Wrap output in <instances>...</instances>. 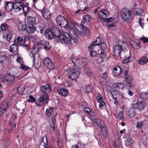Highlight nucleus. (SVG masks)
<instances>
[{"label": "nucleus", "mask_w": 148, "mask_h": 148, "mask_svg": "<svg viewBox=\"0 0 148 148\" xmlns=\"http://www.w3.org/2000/svg\"><path fill=\"white\" fill-rule=\"evenodd\" d=\"M132 57L128 56L122 60V63L124 64H126L130 62Z\"/></svg>", "instance_id": "8fccbe9b"}, {"label": "nucleus", "mask_w": 148, "mask_h": 148, "mask_svg": "<svg viewBox=\"0 0 148 148\" xmlns=\"http://www.w3.org/2000/svg\"><path fill=\"white\" fill-rule=\"evenodd\" d=\"M54 32V38L55 42H57L58 40L57 37H60V32L59 29L55 28L53 30Z\"/></svg>", "instance_id": "a878e982"}, {"label": "nucleus", "mask_w": 148, "mask_h": 148, "mask_svg": "<svg viewBox=\"0 0 148 148\" xmlns=\"http://www.w3.org/2000/svg\"><path fill=\"white\" fill-rule=\"evenodd\" d=\"M12 36V34L11 32H8V33L6 36V39L7 41L9 42Z\"/></svg>", "instance_id": "603ef678"}, {"label": "nucleus", "mask_w": 148, "mask_h": 148, "mask_svg": "<svg viewBox=\"0 0 148 148\" xmlns=\"http://www.w3.org/2000/svg\"><path fill=\"white\" fill-rule=\"evenodd\" d=\"M57 38L58 40L57 42H59L60 41L61 43L67 46H69L72 44V36L69 34L64 33L63 34H61L60 37H57Z\"/></svg>", "instance_id": "f257e3e1"}, {"label": "nucleus", "mask_w": 148, "mask_h": 148, "mask_svg": "<svg viewBox=\"0 0 148 148\" xmlns=\"http://www.w3.org/2000/svg\"><path fill=\"white\" fill-rule=\"evenodd\" d=\"M139 109L140 110L143 109L145 106L146 103L144 101H141L139 102Z\"/></svg>", "instance_id": "49530a36"}, {"label": "nucleus", "mask_w": 148, "mask_h": 148, "mask_svg": "<svg viewBox=\"0 0 148 148\" xmlns=\"http://www.w3.org/2000/svg\"><path fill=\"white\" fill-rule=\"evenodd\" d=\"M110 12L109 11L106 10H101L99 11L98 16V18L105 21L106 17L109 16Z\"/></svg>", "instance_id": "6e6552de"}, {"label": "nucleus", "mask_w": 148, "mask_h": 148, "mask_svg": "<svg viewBox=\"0 0 148 148\" xmlns=\"http://www.w3.org/2000/svg\"><path fill=\"white\" fill-rule=\"evenodd\" d=\"M21 10L23 9L24 12H28L29 10V8L26 5H24V6H21Z\"/></svg>", "instance_id": "864d4df0"}, {"label": "nucleus", "mask_w": 148, "mask_h": 148, "mask_svg": "<svg viewBox=\"0 0 148 148\" xmlns=\"http://www.w3.org/2000/svg\"><path fill=\"white\" fill-rule=\"evenodd\" d=\"M69 63L72 64L73 65H74L79 68L84 67L86 63L85 59H84L77 60L75 58H73L69 59Z\"/></svg>", "instance_id": "7ed1b4c3"}, {"label": "nucleus", "mask_w": 148, "mask_h": 148, "mask_svg": "<svg viewBox=\"0 0 148 148\" xmlns=\"http://www.w3.org/2000/svg\"><path fill=\"white\" fill-rule=\"evenodd\" d=\"M26 28L25 24L23 22H19L18 25V28L20 31H24L26 29Z\"/></svg>", "instance_id": "7c9ffc66"}, {"label": "nucleus", "mask_w": 148, "mask_h": 148, "mask_svg": "<svg viewBox=\"0 0 148 148\" xmlns=\"http://www.w3.org/2000/svg\"><path fill=\"white\" fill-rule=\"evenodd\" d=\"M64 18V17L61 15H59L56 18V21L57 23L59 24L60 23V22L62 21Z\"/></svg>", "instance_id": "09e8293b"}, {"label": "nucleus", "mask_w": 148, "mask_h": 148, "mask_svg": "<svg viewBox=\"0 0 148 148\" xmlns=\"http://www.w3.org/2000/svg\"><path fill=\"white\" fill-rule=\"evenodd\" d=\"M135 112L133 109H131L128 111V114L129 116L130 117H133L135 115Z\"/></svg>", "instance_id": "c03bdc74"}, {"label": "nucleus", "mask_w": 148, "mask_h": 148, "mask_svg": "<svg viewBox=\"0 0 148 148\" xmlns=\"http://www.w3.org/2000/svg\"><path fill=\"white\" fill-rule=\"evenodd\" d=\"M15 5L13 7V9L15 12H17L21 10V6L24 5L22 2H17L15 3Z\"/></svg>", "instance_id": "f3484780"}, {"label": "nucleus", "mask_w": 148, "mask_h": 148, "mask_svg": "<svg viewBox=\"0 0 148 148\" xmlns=\"http://www.w3.org/2000/svg\"><path fill=\"white\" fill-rule=\"evenodd\" d=\"M25 37H18L14 40V43L18 46H21L25 44Z\"/></svg>", "instance_id": "f8f14e48"}, {"label": "nucleus", "mask_w": 148, "mask_h": 148, "mask_svg": "<svg viewBox=\"0 0 148 148\" xmlns=\"http://www.w3.org/2000/svg\"><path fill=\"white\" fill-rule=\"evenodd\" d=\"M53 109L52 108H47L46 110V113L47 116H48L50 117L51 116L53 113Z\"/></svg>", "instance_id": "79ce46f5"}, {"label": "nucleus", "mask_w": 148, "mask_h": 148, "mask_svg": "<svg viewBox=\"0 0 148 148\" xmlns=\"http://www.w3.org/2000/svg\"><path fill=\"white\" fill-rule=\"evenodd\" d=\"M116 85L117 87L121 89L123 88L124 86L121 83H117Z\"/></svg>", "instance_id": "0e129e2a"}, {"label": "nucleus", "mask_w": 148, "mask_h": 148, "mask_svg": "<svg viewBox=\"0 0 148 148\" xmlns=\"http://www.w3.org/2000/svg\"><path fill=\"white\" fill-rule=\"evenodd\" d=\"M21 64V66L20 67L22 69L26 71L29 69V67L26 66L25 65L22 64Z\"/></svg>", "instance_id": "4d7b16f0"}, {"label": "nucleus", "mask_w": 148, "mask_h": 148, "mask_svg": "<svg viewBox=\"0 0 148 148\" xmlns=\"http://www.w3.org/2000/svg\"><path fill=\"white\" fill-rule=\"evenodd\" d=\"M72 26V27L71 26L70 28L71 31H72L75 35H77L79 32V29L76 27L75 25H73Z\"/></svg>", "instance_id": "ea45409f"}, {"label": "nucleus", "mask_w": 148, "mask_h": 148, "mask_svg": "<svg viewBox=\"0 0 148 148\" xmlns=\"http://www.w3.org/2000/svg\"><path fill=\"white\" fill-rule=\"evenodd\" d=\"M41 142L43 144V146L44 148H49V146L47 145L48 139L46 136H44L42 137L41 139Z\"/></svg>", "instance_id": "c756f323"}, {"label": "nucleus", "mask_w": 148, "mask_h": 148, "mask_svg": "<svg viewBox=\"0 0 148 148\" xmlns=\"http://www.w3.org/2000/svg\"><path fill=\"white\" fill-rule=\"evenodd\" d=\"M110 92L113 98L117 102H123L122 101L125 99L122 94L118 90L112 89Z\"/></svg>", "instance_id": "f03ea898"}, {"label": "nucleus", "mask_w": 148, "mask_h": 148, "mask_svg": "<svg viewBox=\"0 0 148 148\" xmlns=\"http://www.w3.org/2000/svg\"><path fill=\"white\" fill-rule=\"evenodd\" d=\"M85 72L87 75L89 76H91V72L88 69L85 70Z\"/></svg>", "instance_id": "69168bd1"}, {"label": "nucleus", "mask_w": 148, "mask_h": 148, "mask_svg": "<svg viewBox=\"0 0 148 148\" xmlns=\"http://www.w3.org/2000/svg\"><path fill=\"white\" fill-rule=\"evenodd\" d=\"M40 12L43 17L45 19H49L50 18L51 14L47 9L44 8L42 10H40Z\"/></svg>", "instance_id": "2eb2a0df"}, {"label": "nucleus", "mask_w": 148, "mask_h": 148, "mask_svg": "<svg viewBox=\"0 0 148 148\" xmlns=\"http://www.w3.org/2000/svg\"><path fill=\"white\" fill-rule=\"evenodd\" d=\"M45 35L48 39H51L54 37V32L49 29H47L45 32Z\"/></svg>", "instance_id": "6ab92c4d"}, {"label": "nucleus", "mask_w": 148, "mask_h": 148, "mask_svg": "<svg viewBox=\"0 0 148 148\" xmlns=\"http://www.w3.org/2000/svg\"><path fill=\"white\" fill-rule=\"evenodd\" d=\"M101 129V131L102 134L105 137H106L108 135V132L107 131V129L105 127L104 124L101 127H100Z\"/></svg>", "instance_id": "72a5a7b5"}, {"label": "nucleus", "mask_w": 148, "mask_h": 148, "mask_svg": "<svg viewBox=\"0 0 148 148\" xmlns=\"http://www.w3.org/2000/svg\"><path fill=\"white\" fill-rule=\"evenodd\" d=\"M16 90L17 92L21 94H23L24 92V88H21V86H19L18 87L16 88Z\"/></svg>", "instance_id": "5fc2aeb1"}, {"label": "nucleus", "mask_w": 148, "mask_h": 148, "mask_svg": "<svg viewBox=\"0 0 148 148\" xmlns=\"http://www.w3.org/2000/svg\"><path fill=\"white\" fill-rule=\"evenodd\" d=\"M57 92L60 95L65 97L68 95V92L64 88H59L57 90Z\"/></svg>", "instance_id": "5701e85b"}, {"label": "nucleus", "mask_w": 148, "mask_h": 148, "mask_svg": "<svg viewBox=\"0 0 148 148\" xmlns=\"http://www.w3.org/2000/svg\"><path fill=\"white\" fill-rule=\"evenodd\" d=\"M14 6V4L13 3L7 2L5 4V8L7 11L10 12L13 10Z\"/></svg>", "instance_id": "bb28decb"}, {"label": "nucleus", "mask_w": 148, "mask_h": 148, "mask_svg": "<svg viewBox=\"0 0 148 148\" xmlns=\"http://www.w3.org/2000/svg\"><path fill=\"white\" fill-rule=\"evenodd\" d=\"M134 42V45H133V44L132 45V47L134 49H139L140 47V45L137 42Z\"/></svg>", "instance_id": "13d9d810"}, {"label": "nucleus", "mask_w": 148, "mask_h": 148, "mask_svg": "<svg viewBox=\"0 0 148 148\" xmlns=\"http://www.w3.org/2000/svg\"><path fill=\"white\" fill-rule=\"evenodd\" d=\"M124 142L125 145L127 146H131L133 143V141L131 138H124Z\"/></svg>", "instance_id": "f704fd0d"}, {"label": "nucleus", "mask_w": 148, "mask_h": 148, "mask_svg": "<svg viewBox=\"0 0 148 148\" xmlns=\"http://www.w3.org/2000/svg\"><path fill=\"white\" fill-rule=\"evenodd\" d=\"M8 103L4 101L0 104V116L4 114L8 108Z\"/></svg>", "instance_id": "1a4fd4ad"}, {"label": "nucleus", "mask_w": 148, "mask_h": 148, "mask_svg": "<svg viewBox=\"0 0 148 148\" xmlns=\"http://www.w3.org/2000/svg\"><path fill=\"white\" fill-rule=\"evenodd\" d=\"M125 79L126 80L127 84H125V85H126V87L129 89L132 86L131 82L132 81L133 78L132 76L130 75H125Z\"/></svg>", "instance_id": "ddd939ff"}, {"label": "nucleus", "mask_w": 148, "mask_h": 148, "mask_svg": "<svg viewBox=\"0 0 148 148\" xmlns=\"http://www.w3.org/2000/svg\"><path fill=\"white\" fill-rule=\"evenodd\" d=\"M7 60L6 55L4 52L0 53V62L1 63H4Z\"/></svg>", "instance_id": "cd10ccee"}, {"label": "nucleus", "mask_w": 148, "mask_h": 148, "mask_svg": "<svg viewBox=\"0 0 148 148\" xmlns=\"http://www.w3.org/2000/svg\"><path fill=\"white\" fill-rule=\"evenodd\" d=\"M100 54L101 57L98 58V60H100V61H102L103 59L106 58V54L105 51L102 50L101 51Z\"/></svg>", "instance_id": "a18cd8bd"}, {"label": "nucleus", "mask_w": 148, "mask_h": 148, "mask_svg": "<svg viewBox=\"0 0 148 148\" xmlns=\"http://www.w3.org/2000/svg\"><path fill=\"white\" fill-rule=\"evenodd\" d=\"M27 21L28 23L31 25H33L36 22V18L29 16L27 17Z\"/></svg>", "instance_id": "473e14b6"}, {"label": "nucleus", "mask_w": 148, "mask_h": 148, "mask_svg": "<svg viewBox=\"0 0 148 148\" xmlns=\"http://www.w3.org/2000/svg\"><path fill=\"white\" fill-rule=\"evenodd\" d=\"M39 49L36 47V46L32 49V51H30L29 53V55L32 58L33 61V64H34L35 62V54L37 53Z\"/></svg>", "instance_id": "4468645a"}, {"label": "nucleus", "mask_w": 148, "mask_h": 148, "mask_svg": "<svg viewBox=\"0 0 148 148\" xmlns=\"http://www.w3.org/2000/svg\"><path fill=\"white\" fill-rule=\"evenodd\" d=\"M18 47L17 45L14 43V44L10 46V48L9 51L12 52H15L18 50Z\"/></svg>", "instance_id": "c9c22d12"}, {"label": "nucleus", "mask_w": 148, "mask_h": 148, "mask_svg": "<svg viewBox=\"0 0 148 148\" xmlns=\"http://www.w3.org/2000/svg\"><path fill=\"white\" fill-rule=\"evenodd\" d=\"M93 87L91 85H89L88 86H86L84 88V91L86 92H90L92 89Z\"/></svg>", "instance_id": "de8ad7c7"}, {"label": "nucleus", "mask_w": 148, "mask_h": 148, "mask_svg": "<svg viewBox=\"0 0 148 148\" xmlns=\"http://www.w3.org/2000/svg\"><path fill=\"white\" fill-rule=\"evenodd\" d=\"M36 29L33 25L29 26L26 29V31L29 34H33L36 30Z\"/></svg>", "instance_id": "2f4dec72"}, {"label": "nucleus", "mask_w": 148, "mask_h": 148, "mask_svg": "<svg viewBox=\"0 0 148 148\" xmlns=\"http://www.w3.org/2000/svg\"><path fill=\"white\" fill-rule=\"evenodd\" d=\"M118 117L119 119H123V112H120L118 115Z\"/></svg>", "instance_id": "774afa93"}, {"label": "nucleus", "mask_w": 148, "mask_h": 148, "mask_svg": "<svg viewBox=\"0 0 148 148\" xmlns=\"http://www.w3.org/2000/svg\"><path fill=\"white\" fill-rule=\"evenodd\" d=\"M96 99L98 102L100 103L99 105V108H101L105 105V103L103 101L102 97L100 95H97Z\"/></svg>", "instance_id": "393cba45"}, {"label": "nucleus", "mask_w": 148, "mask_h": 148, "mask_svg": "<svg viewBox=\"0 0 148 148\" xmlns=\"http://www.w3.org/2000/svg\"><path fill=\"white\" fill-rule=\"evenodd\" d=\"M140 39L144 42H148V38H147L143 37V38H140Z\"/></svg>", "instance_id": "338daca9"}, {"label": "nucleus", "mask_w": 148, "mask_h": 148, "mask_svg": "<svg viewBox=\"0 0 148 148\" xmlns=\"http://www.w3.org/2000/svg\"><path fill=\"white\" fill-rule=\"evenodd\" d=\"M128 67H125V68L123 69L122 70V71L124 73V74L125 75H127L128 74Z\"/></svg>", "instance_id": "6e6d98bb"}, {"label": "nucleus", "mask_w": 148, "mask_h": 148, "mask_svg": "<svg viewBox=\"0 0 148 148\" xmlns=\"http://www.w3.org/2000/svg\"><path fill=\"white\" fill-rule=\"evenodd\" d=\"M80 71L77 69L70 68L67 73V76L72 80H74L79 77Z\"/></svg>", "instance_id": "20e7f679"}, {"label": "nucleus", "mask_w": 148, "mask_h": 148, "mask_svg": "<svg viewBox=\"0 0 148 148\" xmlns=\"http://www.w3.org/2000/svg\"><path fill=\"white\" fill-rule=\"evenodd\" d=\"M15 80L14 76L9 75L3 80V82L7 84L10 85L13 83Z\"/></svg>", "instance_id": "a211bd4d"}, {"label": "nucleus", "mask_w": 148, "mask_h": 148, "mask_svg": "<svg viewBox=\"0 0 148 148\" xmlns=\"http://www.w3.org/2000/svg\"><path fill=\"white\" fill-rule=\"evenodd\" d=\"M148 62V59L146 56H143L139 60V63L141 65L146 64Z\"/></svg>", "instance_id": "a19ab883"}, {"label": "nucleus", "mask_w": 148, "mask_h": 148, "mask_svg": "<svg viewBox=\"0 0 148 148\" xmlns=\"http://www.w3.org/2000/svg\"><path fill=\"white\" fill-rule=\"evenodd\" d=\"M143 125V122H138L136 125V127L139 129L141 128Z\"/></svg>", "instance_id": "bf43d9fd"}, {"label": "nucleus", "mask_w": 148, "mask_h": 148, "mask_svg": "<svg viewBox=\"0 0 148 148\" xmlns=\"http://www.w3.org/2000/svg\"><path fill=\"white\" fill-rule=\"evenodd\" d=\"M118 44L121 47V49L123 51H126L128 49V44L122 40H119L118 42Z\"/></svg>", "instance_id": "dca6fc26"}, {"label": "nucleus", "mask_w": 148, "mask_h": 148, "mask_svg": "<svg viewBox=\"0 0 148 148\" xmlns=\"http://www.w3.org/2000/svg\"><path fill=\"white\" fill-rule=\"evenodd\" d=\"M100 41V38L99 37H97L94 42H93L91 44L90 46L88 47V48H90V49L91 50L93 49V47H94L96 45H100V43H101Z\"/></svg>", "instance_id": "aec40b11"}, {"label": "nucleus", "mask_w": 148, "mask_h": 148, "mask_svg": "<svg viewBox=\"0 0 148 148\" xmlns=\"http://www.w3.org/2000/svg\"><path fill=\"white\" fill-rule=\"evenodd\" d=\"M30 99L29 100V101L34 102L36 101L35 100V98L34 97H32V95L29 96Z\"/></svg>", "instance_id": "680f3d73"}, {"label": "nucleus", "mask_w": 148, "mask_h": 148, "mask_svg": "<svg viewBox=\"0 0 148 148\" xmlns=\"http://www.w3.org/2000/svg\"><path fill=\"white\" fill-rule=\"evenodd\" d=\"M43 47V49L46 51L50 50L51 48V46L49 42L45 41H41L39 43L36 45V47L39 49V50Z\"/></svg>", "instance_id": "0eeeda50"}, {"label": "nucleus", "mask_w": 148, "mask_h": 148, "mask_svg": "<svg viewBox=\"0 0 148 148\" xmlns=\"http://www.w3.org/2000/svg\"><path fill=\"white\" fill-rule=\"evenodd\" d=\"M49 99L48 95L47 94H44L39 99L36 101V103L37 106H41L43 104H47Z\"/></svg>", "instance_id": "423d86ee"}, {"label": "nucleus", "mask_w": 148, "mask_h": 148, "mask_svg": "<svg viewBox=\"0 0 148 148\" xmlns=\"http://www.w3.org/2000/svg\"><path fill=\"white\" fill-rule=\"evenodd\" d=\"M43 63L44 65L49 69H51L54 67L51 60L48 58H45L43 60Z\"/></svg>", "instance_id": "9b49d317"}, {"label": "nucleus", "mask_w": 148, "mask_h": 148, "mask_svg": "<svg viewBox=\"0 0 148 148\" xmlns=\"http://www.w3.org/2000/svg\"><path fill=\"white\" fill-rule=\"evenodd\" d=\"M91 19V17L90 15L88 14L85 15L82 20L81 25H84L86 22L90 21Z\"/></svg>", "instance_id": "c85d7f7f"}, {"label": "nucleus", "mask_w": 148, "mask_h": 148, "mask_svg": "<svg viewBox=\"0 0 148 148\" xmlns=\"http://www.w3.org/2000/svg\"><path fill=\"white\" fill-rule=\"evenodd\" d=\"M114 19V18H106L105 21H106L108 23H109L110 22H111L112 21H113Z\"/></svg>", "instance_id": "e2e57ef3"}, {"label": "nucleus", "mask_w": 148, "mask_h": 148, "mask_svg": "<svg viewBox=\"0 0 148 148\" xmlns=\"http://www.w3.org/2000/svg\"><path fill=\"white\" fill-rule=\"evenodd\" d=\"M80 28L83 30L81 32L82 35L87 36L90 34V30L87 27H85L84 25H81Z\"/></svg>", "instance_id": "412c9836"}, {"label": "nucleus", "mask_w": 148, "mask_h": 148, "mask_svg": "<svg viewBox=\"0 0 148 148\" xmlns=\"http://www.w3.org/2000/svg\"><path fill=\"white\" fill-rule=\"evenodd\" d=\"M121 16L123 21L128 23L132 20L131 12L128 9L123 10L121 13Z\"/></svg>", "instance_id": "39448f33"}, {"label": "nucleus", "mask_w": 148, "mask_h": 148, "mask_svg": "<svg viewBox=\"0 0 148 148\" xmlns=\"http://www.w3.org/2000/svg\"><path fill=\"white\" fill-rule=\"evenodd\" d=\"M114 50V55L116 56H119L121 54L122 51L121 47L119 44L115 46Z\"/></svg>", "instance_id": "4be33fe9"}, {"label": "nucleus", "mask_w": 148, "mask_h": 148, "mask_svg": "<svg viewBox=\"0 0 148 148\" xmlns=\"http://www.w3.org/2000/svg\"><path fill=\"white\" fill-rule=\"evenodd\" d=\"M140 98L143 100H147L148 99V93L143 92L140 94Z\"/></svg>", "instance_id": "37998d69"}, {"label": "nucleus", "mask_w": 148, "mask_h": 148, "mask_svg": "<svg viewBox=\"0 0 148 148\" xmlns=\"http://www.w3.org/2000/svg\"><path fill=\"white\" fill-rule=\"evenodd\" d=\"M142 141L143 144L145 146L148 145V137L145 134H143L142 135Z\"/></svg>", "instance_id": "e433bc0d"}, {"label": "nucleus", "mask_w": 148, "mask_h": 148, "mask_svg": "<svg viewBox=\"0 0 148 148\" xmlns=\"http://www.w3.org/2000/svg\"><path fill=\"white\" fill-rule=\"evenodd\" d=\"M1 28L3 30H5L8 29V25L6 23H3L1 25Z\"/></svg>", "instance_id": "3c124183"}, {"label": "nucleus", "mask_w": 148, "mask_h": 148, "mask_svg": "<svg viewBox=\"0 0 148 148\" xmlns=\"http://www.w3.org/2000/svg\"><path fill=\"white\" fill-rule=\"evenodd\" d=\"M143 12V10L140 9H139L136 12V14L137 15L140 16L141 15V13Z\"/></svg>", "instance_id": "052dcab7"}, {"label": "nucleus", "mask_w": 148, "mask_h": 148, "mask_svg": "<svg viewBox=\"0 0 148 148\" xmlns=\"http://www.w3.org/2000/svg\"><path fill=\"white\" fill-rule=\"evenodd\" d=\"M58 25L66 29H67L68 26V22L65 18L62 20V21L60 22V23Z\"/></svg>", "instance_id": "58836bf2"}, {"label": "nucleus", "mask_w": 148, "mask_h": 148, "mask_svg": "<svg viewBox=\"0 0 148 148\" xmlns=\"http://www.w3.org/2000/svg\"><path fill=\"white\" fill-rule=\"evenodd\" d=\"M93 121L99 127H101L104 124L99 119H94Z\"/></svg>", "instance_id": "4c0bfd02"}, {"label": "nucleus", "mask_w": 148, "mask_h": 148, "mask_svg": "<svg viewBox=\"0 0 148 148\" xmlns=\"http://www.w3.org/2000/svg\"><path fill=\"white\" fill-rule=\"evenodd\" d=\"M51 86L48 84H46L45 86H41L40 93L42 94H47L51 92Z\"/></svg>", "instance_id": "9d476101"}, {"label": "nucleus", "mask_w": 148, "mask_h": 148, "mask_svg": "<svg viewBox=\"0 0 148 148\" xmlns=\"http://www.w3.org/2000/svg\"><path fill=\"white\" fill-rule=\"evenodd\" d=\"M121 71V68L117 66L113 68L112 72L114 76H117L120 75Z\"/></svg>", "instance_id": "b1692460"}]
</instances>
